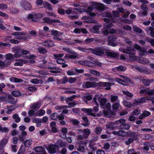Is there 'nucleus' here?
Wrapping results in <instances>:
<instances>
[{
    "instance_id": "obj_41",
    "label": "nucleus",
    "mask_w": 154,
    "mask_h": 154,
    "mask_svg": "<svg viewBox=\"0 0 154 154\" xmlns=\"http://www.w3.org/2000/svg\"><path fill=\"white\" fill-rule=\"evenodd\" d=\"M50 117L52 120H57V119L58 114L56 113H53L51 115Z\"/></svg>"
},
{
    "instance_id": "obj_55",
    "label": "nucleus",
    "mask_w": 154,
    "mask_h": 154,
    "mask_svg": "<svg viewBox=\"0 0 154 154\" xmlns=\"http://www.w3.org/2000/svg\"><path fill=\"white\" fill-rule=\"evenodd\" d=\"M123 93L124 94L129 97H131L133 96V95L132 94L128 91H123Z\"/></svg>"
},
{
    "instance_id": "obj_40",
    "label": "nucleus",
    "mask_w": 154,
    "mask_h": 154,
    "mask_svg": "<svg viewBox=\"0 0 154 154\" xmlns=\"http://www.w3.org/2000/svg\"><path fill=\"white\" fill-rule=\"evenodd\" d=\"M31 143L32 140L31 139L27 140H26L24 143L25 146L27 147L31 145Z\"/></svg>"
},
{
    "instance_id": "obj_53",
    "label": "nucleus",
    "mask_w": 154,
    "mask_h": 154,
    "mask_svg": "<svg viewBox=\"0 0 154 154\" xmlns=\"http://www.w3.org/2000/svg\"><path fill=\"white\" fill-rule=\"evenodd\" d=\"M48 47H53L54 45V42L51 40L48 41V42L47 43Z\"/></svg>"
},
{
    "instance_id": "obj_35",
    "label": "nucleus",
    "mask_w": 154,
    "mask_h": 154,
    "mask_svg": "<svg viewBox=\"0 0 154 154\" xmlns=\"http://www.w3.org/2000/svg\"><path fill=\"white\" fill-rule=\"evenodd\" d=\"M102 131V128L100 126H98L95 128V132L96 134H100Z\"/></svg>"
},
{
    "instance_id": "obj_64",
    "label": "nucleus",
    "mask_w": 154,
    "mask_h": 154,
    "mask_svg": "<svg viewBox=\"0 0 154 154\" xmlns=\"http://www.w3.org/2000/svg\"><path fill=\"white\" fill-rule=\"evenodd\" d=\"M140 114V112L138 109H135L132 114L134 116H137Z\"/></svg>"
},
{
    "instance_id": "obj_25",
    "label": "nucleus",
    "mask_w": 154,
    "mask_h": 154,
    "mask_svg": "<svg viewBox=\"0 0 154 154\" xmlns=\"http://www.w3.org/2000/svg\"><path fill=\"white\" fill-rule=\"evenodd\" d=\"M82 119L84 122H85V123L82 124V125L84 126H87L90 124V122L88 118L86 116H84L82 117Z\"/></svg>"
},
{
    "instance_id": "obj_7",
    "label": "nucleus",
    "mask_w": 154,
    "mask_h": 154,
    "mask_svg": "<svg viewBox=\"0 0 154 154\" xmlns=\"http://www.w3.org/2000/svg\"><path fill=\"white\" fill-rule=\"evenodd\" d=\"M140 94L142 96V94H146L148 95H152L154 94V89L150 90L149 88H147L141 90L140 92Z\"/></svg>"
},
{
    "instance_id": "obj_45",
    "label": "nucleus",
    "mask_w": 154,
    "mask_h": 154,
    "mask_svg": "<svg viewBox=\"0 0 154 154\" xmlns=\"http://www.w3.org/2000/svg\"><path fill=\"white\" fill-rule=\"evenodd\" d=\"M12 95L15 97H18L21 94L19 91H14L11 92Z\"/></svg>"
},
{
    "instance_id": "obj_56",
    "label": "nucleus",
    "mask_w": 154,
    "mask_h": 154,
    "mask_svg": "<svg viewBox=\"0 0 154 154\" xmlns=\"http://www.w3.org/2000/svg\"><path fill=\"white\" fill-rule=\"evenodd\" d=\"M8 129L6 128H3L0 125V131L3 132H7L8 131Z\"/></svg>"
},
{
    "instance_id": "obj_15",
    "label": "nucleus",
    "mask_w": 154,
    "mask_h": 154,
    "mask_svg": "<svg viewBox=\"0 0 154 154\" xmlns=\"http://www.w3.org/2000/svg\"><path fill=\"white\" fill-rule=\"evenodd\" d=\"M6 97H7L8 99V102L12 104H15L17 101L16 98L13 97L11 95H8Z\"/></svg>"
},
{
    "instance_id": "obj_27",
    "label": "nucleus",
    "mask_w": 154,
    "mask_h": 154,
    "mask_svg": "<svg viewBox=\"0 0 154 154\" xmlns=\"http://www.w3.org/2000/svg\"><path fill=\"white\" fill-rule=\"evenodd\" d=\"M43 5L44 8H46L50 10H52V5L48 2H44Z\"/></svg>"
},
{
    "instance_id": "obj_18",
    "label": "nucleus",
    "mask_w": 154,
    "mask_h": 154,
    "mask_svg": "<svg viewBox=\"0 0 154 154\" xmlns=\"http://www.w3.org/2000/svg\"><path fill=\"white\" fill-rule=\"evenodd\" d=\"M120 126V129L123 130H128L130 127L129 124H126L125 122L123 123Z\"/></svg>"
},
{
    "instance_id": "obj_33",
    "label": "nucleus",
    "mask_w": 154,
    "mask_h": 154,
    "mask_svg": "<svg viewBox=\"0 0 154 154\" xmlns=\"http://www.w3.org/2000/svg\"><path fill=\"white\" fill-rule=\"evenodd\" d=\"M13 118L15 120V121L16 122H19L20 121V119L18 115L16 113L13 116Z\"/></svg>"
},
{
    "instance_id": "obj_49",
    "label": "nucleus",
    "mask_w": 154,
    "mask_h": 154,
    "mask_svg": "<svg viewBox=\"0 0 154 154\" xmlns=\"http://www.w3.org/2000/svg\"><path fill=\"white\" fill-rule=\"evenodd\" d=\"M72 55H70V58L71 59H74L76 58L78 56V54L76 52H73V53H72Z\"/></svg>"
},
{
    "instance_id": "obj_31",
    "label": "nucleus",
    "mask_w": 154,
    "mask_h": 154,
    "mask_svg": "<svg viewBox=\"0 0 154 154\" xmlns=\"http://www.w3.org/2000/svg\"><path fill=\"white\" fill-rule=\"evenodd\" d=\"M42 20L44 21L43 23H47L49 24H52V20L48 17H44L42 18Z\"/></svg>"
},
{
    "instance_id": "obj_13",
    "label": "nucleus",
    "mask_w": 154,
    "mask_h": 154,
    "mask_svg": "<svg viewBox=\"0 0 154 154\" xmlns=\"http://www.w3.org/2000/svg\"><path fill=\"white\" fill-rule=\"evenodd\" d=\"M7 142L6 139H3L0 143V152H4V146L5 145Z\"/></svg>"
},
{
    "instance_id": "obj_21",
    "label": "nucleus",
    "mask_w": 154,
    "mask_h": 154,
    "mask_svg": "<svg viewBox=\"0 0 154 154\" xmlns=\"http://www.w3.org/2000/svg\"><path fill=\"white\" fill-rule=\"evenodd\" d=\"M146 32L148 33L150 31V35L153 37H154V28L152 26H150L146 29Z\"/></svg>"
},
{
    "instance_id": "obj_54",
    "label": "nucleus",
    "mask_w": 154,
    "mask_h": 154,
    "mask_svg": "<svg viewBox=\"0 0 154 154\" xmlns=\"http://www.w3.org/2000/svg\"><path fill=\"white\" fill-rule=\"evenodd\" d=\"M149 60L145 58H143L140 62V63L143 64H147L149 63Z\"/></svg>"
},
{
    "instance_id": "obj_48",
    "label": "nucleus",
    "mask_w": 154,
    "mask_h": 154,
    "mask_svg": "<svg viewBox=\"0 0 154 154\" xmlns=\"http://www.w3.org/2000/svg\"><path fill=\"white\" fill-rule=\"evenodd\" d=\"M70 121L73 124L75 125H78L80 123L79 121L75 119H72L70 120Z\"/></svg>"
},
{
    "instance_id": "obj_20",
    "label": "nucleus",
    "mask_w": 154,
    "mask_h": 154,
    "mask_svg": "<svg viewBox=\"0 0 154 154\" xmlns=\"http://www.w3.org/2000/svg\"><path fill=\"white\" fill-rule=\"evenodd\" d=\"M16 50V53L14 54V57L16 58H19L22 55V49L20 48H18Z\"/></svg>"
},
{
    "instance_id": "obj_1",
    "label": "nucleus",
    "mask_w": 154,
    "mask_h": 154,
    "mask_svg": "<svg viewBox=\"0 0 154 154\" xmlns=\"http://www.w3.org/2000/svg\"><path fill=\"white\" fill-rule=\"evenodd\" d=\"M98 100L100 103V106H104L106 103L107 102V100L105 98L101 97L98 95L95 96L93 100L96 103V104H97V103L96 101V100Z\"/></svg>"
},
{
    "instance_id": "obj_14",
    "label": "nucleus",
    "mask_w": 154,
    "mask_h": 154,
    "mask_svg": "<svg viewBox=\"0 0 154 154\" xmlns=\"http://www.w3.org/2000/svg\"><path fill=\"white\" fill-rule=\"evenodd\" d=\"M125 133L128 136L131 137V138H132L134 140L137 139V137L135 132L129 131L128 132H126Z\"/></svg>"
},
{
    "instance_id": "obj_19",
    "label": "nucleus",
    "mask_w": 154,
    "mask_h": 154,
    "mask_svg": "<svg viewBox=\"0 0 154 154\" xmlns=\"http://www.w3.org/2000/svg\"><path fill=\"white\" fill-rule=\"evenodd\" d=\"M40 102H38L31 105L30 106V108L34 109L35 110H37L40 108Z\"/></svg>"
},
{
    "instance_id": "obj_42",
    "label": "nucleus",
    "mask_w": 154,
    "mask_h": 154,
    "mask_svg": "<svg viewBox=\"0 0 154 154\" xmlns=\"http://www.w3.org/2000/svg\"><path fill=\"white\" fill-rule=\"evenodd\" d=\"M120 106L119 103H115L112 105V107L114 110H118Z\"/></svg>"
},
{
    "instance_id": "obj_60",
    "label": "nucleus",
    "mask_w": 154,
    "mask_h": 154,
    "mask_svg": "<svg viewBox=\"0 0 154 154\" xmlns=\"http://www.w3.org/2000/svg\"><path fill=\"white\" fill-rule=\"evenodd\" d=\"M77 79L75 78H70L69 79V82L70 83H72L74 82Z\"/></svg>"
},
{
    "instance_id": "obj_12",
    "label": "nucleus",
    "mask_w": 154,
    "mask_h": 154,
    "mask_svg": "<svg viewBox=\"0 0 154 154\" xmlns=\"http://www.w3.org/2000/svg\"><path fill=\"white\" fill-rule=\"evenodd\" d=\"M11 63V60L7 61L5 60L4 61H0V68H4L7 67Z\"/></svg>"
},
{
    "instance_id": "obj_10",
    "label": "nucleus",
    "mask_w": 154,
    "mask_h": 154,
    "mask_svg": "<svg viewBox=\"0 0 154 154\" xmlns=\"http://www.w3.org/2000/svg\"><path fill=\"white\" fill-rule=\"evenodd\" d=\"M133 68H135L137 70L141 72H143L145 74H149L148 70L145 68L139 67L137 66H133Z\"/></svg>"
},
{
    "instance_id": "obj_16",
    "label": "nucleus",
    "mask_w": 154,
    "mask_h": 154,
    "mask_svg": "<svg viewBox=\"0 0 154 154\" xmlns=\"http://www.w3.org/2000/svg\"><path fill=\"white\" fill-rule=\"evenodd\" d=\"M56 61L58 64H62L63 67H65L68 66L67 64H66V61L63 59L61 58L57 59Z\"/></svg>"
},
{
    "instance_id": "obj_43",
    "label": "nucleus",
    "mask_w": 154,
    "mask_h": 154,
    "mask_svg": "<svg viewBox=\"0 0 154 154\" xmlns=\"http://www.w3.org/2000/svg\"><path fill=\"white\" fill-rule=\"evenodd\" d=\"M110 98L111 101L112 102L116 101L118 99V97L117 96L111 95Z\"/></svg>"
},
{
    "instance_id": "obj_46",
    "label": "nucleus",
    "mask_w": 154,
    "mask_h": 154,
    "mask_svg": "<svg viewBox=\"0 0 154 154\" xmlns=\"http://www.w3.org/2000/svg\"><path fill=\"white\" fill-rule=\"evenodd\" d=\"M116 40V38L115 36L113 35H109L108 37V40L109 41L115 42Z\"/></svg>"
},
{
    "instance_id": "obj_37",
    "label": "nucleus",
    "mask_w": 154,
    "mask_h": 154,
    "mask_svg": "<svg viewBox=\"0 0 154 154\" xmlns=\"http://www.w3.org/2000/svg\"><path fill=\"white\" fill-rule=\"evenodd\" d=\"M83 132L84 133V135H85V136H86V138L90 134L91 131L89 129L87 128L83 130Z\"/></svg>"
},
{
    "instance_id": "obj_2",
    "label": "nucleus",
    "mask_w": 154,
    "mask_h": 154,
    "mask_svg": "<svg viewBox=\"0 0 154 154\" xmlns=\"http://www.w3.org/2000/svg\"><path fill=\"white\" fill-rule=\"evenodd\" d=\"M27 33L25 32H13L12 35L14 36H16L15 38V39H18L19 40L24 39L26 40L27 39V37L26 36H21V35H26Z\"/></svg>"
},
{
    "instance_id": "obj_34",
    "label": "nucleus",
    "mask_w": 154,
    "mask_h": 154,
    "mask_svg": "<svg viewBox=\"0 0 154 154\" xmlns=\"http://www.w3.org/2000/svg\"><path fill=\"white\" fill-rule=\"evenodd\" d=\"M133 29L134 32L139 33H142L143 32L142 30L140 28L136 26L133 27Z\"/></svg>"
},
{
    "instance_id": "obj_9",
    "label": "nucleus",
    "mask_w": 154,
    "mask_h": 154,
    "mask_svg": "<svg viewBox=\"0 0 154 154\" xmlns=\"http://www.w3.org/2000/svg\"><path fill=\"white\" fill-rule=\"evenodd\" d=\"M125 122V120L123 119H121L115 121L114 122V124L115 127H117V128L120 129V126L121 125Z\"/></svg>"
},
{
    "instance_id": "obj_17",
    "label": "nucleus",
    "mask_w": 154,
    "mask_h": 154,
    "mask_svg": "<svg viewBox=\"0 0 154 154\" xmlns=\"http://www.w3.org/2000/svg\"><path fill=\"white\" fill-rule=\"evenodd\" d=\"M23 6L25 10H29L31 9V5L28 2H23Z\"/></svg>"
},
{
    "instance_id": "obj_22",
    "label": "nucleus",
    "mask_w": 154,
    "mask_h": 154,
    "mask_svg": "<svg viewBox=\"0 0 154 154\" xmlns=\"http://www.w3.org/2000/svg\"><path fill=\"white\" fill-rule=\"evenodd\" d=\"M106 53L107 56L114 58L117 57L118 56V54L114 52L107 51Z\"/></svg>"
},
{
    "instance_id": "obj_36",
    "label": "nucleus",
    "mask_w": 154,
    "mask_h": 154,
    "mask_svg": "<svg viewBox=\"0 0 154 154\" xmlns=\"http://www.w3.org/2000/svg\"><path fill=\"white\" fill-rule=\"evenodd\" d=\"M134 140L132 138H129L127 140H126L125 141V143L127 145H128L131 143H132L134 142Z\"/></svg>"
},
{
    "instance_id": "obj_44",
    "label": "nucleus",
    "mask_w": 154,
    "mask_h": 154,
    "mask_svg": "<svg viewBox=\"0 0 154 154\" xmlns=\"http://www.w3.org/2000/svg\"><path fill=\"white\" fill-rule=\"evenodd\" d=\"M134 48L136 49L137 50L140 51H143V48H142L140 46L137 45V44H134L133 46Z\"/></svg>"
},
{
    "instance_id": "obj_52",
    "label": "nucleus",
    "mask_w": 154,
    "mask_h": 154,
    "mask_svg": "<svg viewBox=\"0 0 154 154\" xmlns=\"http://www.w3.org/2000/svg\"><path fill=\"white\" fill-rule=\"evenodd\" d=\"M67 73L69 75H75L76 74V73L74 72V71L72 70L68 71L67 72Z\"/></svg>"
},
{
    "instance_id": "obj_50",
    "label": "nucleus",
    "mask_w": 154,
    "mask_h": 154,
    "mask_svg": "<svg viewBox=\"0 0 154 154\" xmlns=\"http://www.w3.org/2000/svg\"><path fill=\"white\" fill-rule=\"evenodd\" d=\"M111 83L110 82H105L104 87H106L105 88L106 90H109L110 89V87L111 85Z\"/></svg>"
},
{
    "instance_id": "obj_47",
    "label": "nucleus",
    "mask_w": 154,
    "mask_h": 154,
    "mask_svg": "<svg viewBox=\"0 0 154 154\" xmlns=\"http://www.w3.org/2000/svg\"><path fill=\"white\" fill-rule=\"evenodd\" d=\"M90 72L93 75H96L97 76H98L100 75V73L98 72L95 70H90Z\"/></svg>"
},
{
    "instance_id": "obj_28",
    "label": "nucleus",
    "mask_w": 154,
    "mask_h": 154,
    "mask_svg": "<svg viewBox=\"0 0 154 154\" xmlns=\"http://www.w3.org/2000/svg\"><path fill=\"white\" fill-rule=\"evenodd\" d=\"M101 25L94 26L93 27V32L98 33H99V29L101 27Z\"/></svg>"
},
{
    "instance_id": "obj_58",
    "label": "nucleus",
    "mask_w": 154,
    "mask_h": 154,
    "mask_svg": "<svg viewBox=\"0 0 154 154\" xmlns=\"http://www.w3.org/2000/svg\"><path fill=\"white\" fill-rule=\"evenodd\" d=\"M117 70L120 71H125L124 69V67L122 66H120L118 67H116L115 68Z\"/></svg>"
},
{
    "instance_id": "obj_8",
    "label": "nucleus",
    "mask_w": 154,
    "mask_h": 154,
    "mask_svg": "<svg viewBox=\"0 0 154 154\" xmlns=\"http://www.w3.org/2000/svg\"><path fill=\"white\" fill-rule=\"evenodd\" d=\"M103 113L107 117L112 118L115 116V113L110 109H108L106 111L104 110L103 111Z\"/></svg>"
},
{
    "instance_id": "obj_5",
    "label": "nucleus",
    "mask_w": 154,
    "mask_h": 154,
    "mask_svg": "<svg viewBox=\"0 0 154 154\" xmlns=\"http://www.w3.org/2000/svg\"><path fill=\"white\" fill-rule=\"evenodd\" d=\"M93 8H95L99 11H102L105 10V7L104 5L101 3L94 2L92 5Z\"/></svg>"
},
{
    "instance_id": "obj_59",
    "label": "nucleus",
    "mask_w": 154,
    "mask_h": 154,
    "mask_svg": "<svg viewBox=\"0 0 154 154\" xmlns=\"http://www.w3.org/2000/svg\"><path fill=\"white\" fill-rule=\"evenodd\" d=\"M131 49H125L123 50L122 51L124 53L130 54L131 53Z\"/></svg>"
},
{
    "instance_id": "obj_26",
    "label": "nucleus",
    "mask_w": 154,
    "mask_h": 154,
    "mask_svg": "<svg viewBox=\"0 0 154 154\" xmlns=\"http://www.w3.org/2000/svg\"><path fill=\"white\" fill-rule=\"evenodd\" d=\"M58 146H59L61 147H65L66 146V143L65 142H63L61 139L58 140L56 143Z\"/></svg>"
},
{
    "instance_id": "obj_51",
    "label": "nucleus",
    "mask_w": 154,
    "mask_h": 154,
    "mask_svg": "<svg viewBox=\"0 0 154 154\" xmlns=\"http://www.w3.org/2000/svg\"><path fill=\"white\" fill-rule=\"evenodd\" d=\"M59 32L57 30H51V34L54 36L56 37L59 35Z\"/></svg>"
},
{
    "instance_id": "obj_23",
    "label": "nucleus",
    "mask_w": 154,
    "mask_h": 154,
    "mask_svg": "<svg viewBox=\"0 0 154 154\" xmlns=\"http://www.w3.org/2000/svg\"><path fill=\"white\" fill-rule=\"evenodd\" d=\"M154 80L149 79H143L142 80V82L144 85L146 86H148L150 84L154 81Z\"/></svg>"
},
{
    "instance_id": "obj_4",
    "label": "nucleus",
    "mask_w": 154,
    "mask_h": 154,
    "mask_svg": "<svg viewBox=\"0 0 154 154\" xmlns=\"http://www.w3.org/2000/svg\"><path fill=\"white\" fill-rule=\"evenodd\" d=\"M46 149L48 151V152L51 154L54 153L56 152V149L59 148L58 146L57 145L51 144L48 146H45Z\"/></svg>"
},
{
    "instance_id": "obj_38",
    "label": "nucleus",
    "mask_w": 154,
    "mask_h": 154,
    "mask_svg": "<svg viewBox=\"0 0 154 154\" xmlns=\"http://www.w3.org/2000/svg\"><path fill=\"white\" fill-rule=\"evenodd\" d=\"M103 17H106L109 18H111L112 17V14L108 12H105L102 14Z\"/></svg>"
},
{
    "instance_id": "obj_62",
    "label": "nucleus",
    "mask_w": 154,
    "mask_h": 154,
    "mask_svg": "<svg viewBox=\"0 0 154 154\" xmlns=\"http://www.w3.org/2000/svg\"><path fill=\"white\" fill-rule=\"evenodd\" d=\"M77 149L79 151L83 152L85 150V147L82 146L80 145Z\"/></svg>"
},
{
    "instance_id": "obj_39",
    "label": "nucleus",
    "mask_w": 154,
    "mask_h": 154,
    "mask_svg": "<svg viewBox=\"0 0 154 154\" xmlns=\"http://www.w3.org/2000/svg\"><path fill=\"white\" fill-rule=\"evenodd\" d=\"M5 58L7 60H11L14 59V55H13L11 54H8L5 55Z\"/></svg>"
},
{
    "instance_id": "obj_29",
    "label": "nucleus",
    "mask_w": 154,
    "mask_h": 154,
    "mask_svg": "<svg viewBox=\"0 0 154 154\" xmlns=\"http://www.w3.org/2000/svg\"><path fill=\"white\" fill-rule=\"evenodd\" d=\"M123 104L125 106L129 108L131 107L132 106H134V103L133 104H131L127 100H124L123 101Z\"/></svg>"
},
{
    "instance_id": "obj_30",
    "label": "nucleus",
    "mask_w": 154,
    "mask_h": 154,
    "mask_svg": "<svg viewBox=\"0 0 154 154\" xmlns=\"http://www.w3.org/2000/svg\"><path fill=\"white\" fill-rule=\"evenodd\" d=\"M106 126L108 129H110L113 130L115 127L114 123L112 122L109 123L108 124L106 125Z\"/></svg>"
},
{
    "instance_id": "obj_63",
    "label": "nucleus",
    "mask_w": 154,
    "mask_h": 154,
    "mask_svg": "<svg viewBox=\"0 0 154 154\" xmlns=\"http://www.w3.org/2000/svg\"><path fill=\"white\" fill-rule=\"evenodd\" d=\"M7 8V5L6 4L2 3L0 4V9H3Z\"/></svg>"
},
{
    "instance_id": "obj_57",
    "label": "nucleus",
    "mask_w": 154,
    "mask_h": 154,
    "mask_svg": "<svg viewBox=\"0 0 154 154\" xmlns=\"http://www.w3.org/2000/svg\"><path fill=\"white\" fill-rule=\"evenodd\" d=\"M57 12L59 14L62 15H64L65 14V10L63 9L59 8Z\"/></svg>"
},
{
    "instance_id": "obj_6",
    "label": "nucleus",
    "mask_w": 154,
    "mask_h": 154,
    "mask_svg": "<svg viewBox=\"0 0 154 154\" xmlns=\"http://www.w3.org/2000/svg\"><path fill=\"white\" fill-rule=\"evenodd\" d=\"M88 50H91L95 54L101 56L104 53V50L103 48H97L94 49L92 48H89L87 49Z\"/></svg>"
},
{
    "instance_id": "obj_61",
    "label": "nucleus",
    "mask_w": 154,
    "mask_h": 154,
    "mask_svg": "<svg viewBox=\"0 0 154 154\" xmlns=\"http://www.w3.org/2000/svg\"><path fill=\"white\" fill-rule=\"evenodd\" d=\"M28 89L30 91L34 92L36 91L37 88L35 87L31 86L29 87L28 88Z\"/></svg>"
},
{
    "instance_id": "obj_3",
    "label": "nucleus",
    "mask_w": 154,
    "mask_h": 154,
    "mask_svg": "<svg viewBox=\"0 0 154 154\" xmlns=\"http://www.w3.org/2000/svg\"><path fill=\"white\" fill-rule=\"evenodd\" d=\"M105 23L104 24L103 27L106 29H108L111 28L113 26L112 24L114 21L112 20L106 18L103 19Z\"/></svg>"
},
{
    "instance_id": "obj_32",
    "label": "nucleus",
    "mask_w": 154,
    "mask_h": 154,
    "mask_svg": "<svg viewBox=\"0 0 154 154\" xmlns=\"http://www.w3.org/2000/svg\"><path fill=\"white\" fill-rule=\"evenodd\" d=\"M38 50L41 54H45L47 51L46 49L42 47H39Z\"/></svg>"
},
{
    "instance_id": "obj_24",
    "label": "nucleus",
    "mask_w": 154,
    "mask_h": 154,
    "mask_svg": "<svg viewBox=\"0 0 154 154\" xmlns=\"http://www.w3.org/2000/svg\"><path fill=\"white\" fill-rule=\"evenodd\" d=\"M146 102V99L145 97H143L140 98L138 100H137L136 102L134 103L133 106H136L140 103H143Z\"/></svg>"
},
{
    "instance_id": "obj_11",
    "label": "nucleus",
    "mask_w": 154,
    "mask_h": 154,
    "mask_svg": "<svg viewBox=\"0 0 154 154\" xmlns=\"http://www.w3.org/2000/svg\"><path fill=\"white\" fill-rule=\"evenodd\" d=\"M35 150L36 152L40 153L38 154H47L44 148L42 146L35 147Z\"/></svg>"
}]
</instances>
